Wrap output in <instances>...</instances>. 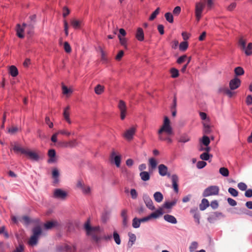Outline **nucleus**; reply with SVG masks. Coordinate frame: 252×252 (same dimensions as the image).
<instances>
[{
  "label": "nucleus",
  "instance_id": "obj_40",
  "mask_svg": "<svg viewBox=\"0 0 252 252\" xmlns=\"http://www.w3.org/2000/svg\"><path fill=\"white\" fill-rule=\"evenodd\" d=\"M160 8L159 7L157 8L156 10L153 12L150 17H149V20L153 21L154 20L157 16L159 13Z\"/></svg>",
  "mask_w": 252,
  "mask_h": 252
},
{
  "label": "nucleus",
  "instance_id": "obj_58",
  "mask_svg": "<svg viewBox=\"0 0 252 252\" xmlns=\"http://www.w3.org/2000/svg\"><path fill=\"white\" fill-rule=\"evenodd\" d=\"M187 57L186 55H183L181 57H180L177 60V63L181 64L182 63L185 62L186 59H187Z\"/></svg>",
  "mask_w": 252,
  "mask_h": 252
},
{
  "label": "nucleus",
  "instance_id": "obj_20",
  "mask_svg": "<svg viewBox=\"0 0 252 252\" xmlns=\"http://www.w3.org/2000/svg\"><path fill=\"white\" fill-rule=\"evenodd\" d=\"M200 116L202 120L205 121V122H204V126L206 128V130H205L206 131H207L208 129H209V124L208 123L209 120H208V119H207V115L206 113H205L204 112H200Z\"/></svg>",
  "mask_w": 252,
  "mask_h": 252
},
{
  "label": "nucleus",
  "instance_id": "obj_4",
  "mask_svg": "<svg viewBox=\"0 0 252 252\" xmlns=\"http://www.w3.org/2000/svg\"><path fill=\"white\" fill-rule=\"evenodd\" d=\"M205 7V1L204 0L197 2L195 5V17L197 22H199L203 16V12Z\"/></svg>",
  "mask_w": 252,
  "mask_h": 252
},
{
  "label": "nucleus",
  "instance_id": "obj_59",
  "mask_svg": "<svg viewBox=\"0 0 252 252\" xmlns=\"http://www.w3.org/2000/svg\"><path fill=\"white\" fill-rule=\"evenodd\" d=\"M69 148H72L76 146L77 145V140L75 139H73L71 140L68 141Z\"/></svg>",
  "mask_w": 252,
  "mask_h": 252
},
{
  "label": "nucleus",
  "instance_id": "obj_18",
  "mask_svg": "<svg viewBox=\"0 0 252 252\" xmlns=\"http://www.w3.org/2000/svg\"><path fill=\"white\" fill-rule=\"evenodd\" d=\"M62 90L63 94L67 97L70 96L73 92V88L72 87H68L64 85H62Z\"/></svg>",
  "mask_w": 252,
  "mask_h": 252
},
{
  "label": "nucleus",
  "instance_id": "obj_61",
  "mask_svg": "<svg viewBox=\"0 0 252 252\" xmlns=\"http://www.w3.org/2000/svg\"><path fill=\"white\" fill-rule=\"evenodd\" d=\"M181 11V7L180 6H176L174 8L173 13L174 15H178Z\"/></svg>",
  "mask_w": 252,
  "mask_h": 252
},
{
  "label": "nucleus",
  "instance_id": "obj_9",
  "mask_svg": "<svg viewBox=\"0 0 252 252\" xmlns=\"http://www.w3.org/2000/svg\"><path fill=\"white\" fill-rule=\"evenodd\" d=\"M84 227L88 235H94L100 231L98 226L92 227L89 220L85 223Z\"/></svg>",
  "mask_w": 252,
  "mask_h": 252
},
{
  "label": "nucleus",
  "instance_id": "obj_50",
  "mask_svg": "<svg viewBox=\"0 0 252 252\" xmlns=\"http://www.w3.org/2000/svg\"><path fill=\"white\" fill-rule=\"evenodd\" d=\"M113 237L116 244L120 245L121 244V239L119 235L116 232H114Z\"/></svg>",
  "mask_w": 252,
  "mask_h": 252
},
{
  "label": "nucleus",
  "instance_id": "obj_31",
  "mask_svg": "<svg viewBox=\"0 0 252 252\" xmlns=\"http://www.w3.org/2000/svg\"><path fill=\"white\" fill-rule=\"evenodd\" d=\"M244 70L242 67L238 66L234 69V73L236 75L235 77L243 75L244 74Z\"/></svg>",
  "mask_w": 252,
  "mask_h": 252
},
{
  "label": "nucleus",
  "instance_id": "obj_5",
  "mask_svg": "<svg viewBox=\"0 0 252 252\" xmlns=\"http://www.w3.org/2000/svg\"><path fill=\"white\" fill-rule=\"evenodd\" d=\"M126 31L124 29L119 30V34L118 35L120 43L125 49L127 48V39L126 37Z\"/></svg>",
  "mask_w": 252,
  "mask_h": 252
},
{
  "label": "nucleus",
  "instance_id": "obj_19",
  "mask_svg": "<svg viewBox=\"0 0 252 252\" xmlns=\"http://www.w3.org/2000/svg\"><path fill=\"white\" fill-rule=\"evenodd\" d=\"M171 180L174 190L176 192H178V177L176 175H173L171 176Z\"/></svg>",
  "mask_w": 252,
  "mask_h": 252
},
{
  "label": "nucleus",
  "instance_id": "obj_39",
  "mask_svg": "<svg viewBox=\"0 0 252 252\" xmlns=\"http://www.w3.org/2000/svg\"><path fill=\"white\" fill-rule=\"evenodd\" d=\"M140 223L141 222L139 219L135 218L133 219L132 225L134 228H138L140 225Z\"/></svg>",
  "mask_w": 252,
  "mask_h": 252
},
{
  "label": "nucleus",
  "instance_id": "obj_24",
  "mask_svg": "<svg viewBox=\"0 0 252 252\" xmlns=\"http://www.w3.org/2000/svg\"><path fill=\"white\" fill-rule=\"evenodd\" d=\"M105 87L100 84L97 85L94 88L95 93L97 95L102 94L104 92Z\"/></svg>",
  "mask_w": 252,
  "mask_h": 252
},
{
  "label": "nucleus",
  "instance_id": "obj_6",
  "mask_svg": "<svg viewBox=\"0 0 252 252\" xmlns=\"http://www.w3.org/2000/svg\"><path fill=\"white\" fill-rule=\"evenodd\" d=\"M219 188L217 186H211L206 188L203 193V196H209L218 194Z\"/></svg>",
  "mask_w": 252,
  "mask_h": 252
},
{
  "label": "nucleus",
  "instance_id": "obj_35",
  "mask_svg": "<svg viewBox=\"0 0 252 252\" xmlns=\"http://www.w3.org/2000/svg\"><path fill=\"white\" fill-rule=\"evenodd\" d=\"M220 173L224 177H228L229 175V170L225 167H221L219 170Z\"/></svg>",
  "mask_w": 252,
  "mask_h": 252
},
{
  "label": "nucleus",
  "instance_id": "obj_11",
  "mask_svg": "<svg viewBox=\"0 0 252 252\" xmlns=\"http://www.w3.org/2000/svg\"><path fill=\"white\" fill-rule=\"evenodd\" d=\"M135 131L136 127L134 126H132L125 131L123 134V136L126 140L130 141L133 138Z\"/></svg>",
  "mask_w": 252,
  "mask_h": 252
},
{
  "label": "nucleus",
  "instance_id": "obj_22",
  "mask_svg": "<svg viewBox=\"0 0 252 252\" xmlns=\"http://www.w3.org/2000/svg\"><path fill=\"white\" fill-rule=\"evenodd\" d=\"M56 156V152L53 149H51L48 151V156L49 157V159L48 160L49 162H54L56 161V158L55 157Z\"/></svg>",
  "mask_w": 252,
  "mask_h": 252
},
{
  "label": "nucleus",
  "instance_id": "obj_41",
  "mask_svg": "<svg viewBox=\"0 0 252 252\" xmlns=\"http://www.w3.org/2000/svg\"><path fill=\"white\" fill-rule=\"evenodd\" d=\"M57 146L60 148H69L68 141H62L57 143Z\"/></svg>",
  "mask_w": 252,
  "mask_h": 252
},
{
  "label": "nucleus",
  "instance_id": "obj_16",
  "mask_svg": "<svg viewBox=\"0 0 252 252\" xmlns=\"http://www.w3.org/2000/svg\"><path fill=\"white\" fill-rule=\"evenodd\" d=\"M135 37L139 41L142 42L144 40L145 35L142 28L140 27L137 28L135 33Z\"/></svg>",
  "mask_w": 252,
  "mask_h": 252
},
{
  "label": "nucleus",
  "instance_id": "obj_49",
  "mask_svg": "<svg viewBox=\"0 0 252 252\" xmlns=\"http://www.w3.org/2000/svg\"><path fill=\"white\" fill-rule=\"evenodd\" d=\"M228 192L230 193V194L234 197L237 196L238 195V191L232 188H230L228 189Z\"/></svg>",
  "mask_w": 252,
  "mask_h": 252
},
{
  "label": "nucleus",
  "instance_id": "obj_51",
  "mask_svg": "<svg viewBox=\"0 0 252 252\" xmlns=\"http://www.w3.org/2000/svg\"><path fill=\"white\" fill-rule=\"evenodd\" d=\"M70 13V10L66 6L63 7V17H66Z\"/></svg>",
  "mask_w": 252,
  "mask_h": 252
},
{
  "label": "nucleus",
  "instance_id": "obj_30",
  "mask_svg": "<svg viewBox=\"0 0 252 252\" xmlns=\"http://www.w3.org/2000/svg\"><path fill=\"white\" fill-rule=\"evenodd\" d=\"M154 197L156 201L157 202H160L162 201L163 196L162 193L160 192H156L154 194Z\"/></svg>",
  "mask_w": 252,
  "mask_h": 252
},
{
  "label": "nucleus",
  "instance_id": "obj_46",
  "mask_svg": "<svg viewBox=\"0 0 252 252\" xmlns=\"http://www.w3.org/2000/svg\"><path fill=\"white\" fill-rule=\"evenodd\" d=\"M58 133L59 134L65 135L66 136H69L71 135V132L65 129L59 130L58 131Z\"/></svg>",
  "mask_w": 252,
  "mask_h": 252
},
{
  "label": "nucleus",
  "instance_id": "obj_1",
  "mask_svg": "<svg viewBox=\"0 0 252 252\" xmlns=\"http://www.w3.org/2000/svg\"><path fill=\"white\" fill-rule=\"evenodd\" d=\"M158 133L160 139L166 141L168 143L172 142L170 137L173 134V130L170 120L167 116L164 117L163 124L158 130Z\"/></svg>",
  "mask_w": 252,
  "mask_h": 252
},
{
  "label": "nucleus",
  "instance_id": "obj_56",
  "mask_svg": "<svg viewBox=\"0 0 252 252\" xmlns=\"http://www.w3.org/2000/svg\"><path fill=\"white\" fill-rule=\"evenodd\" d=\"M124 51L122 50L120 51L115 57L116 60L118 61H120L124 56Z\"/></svg>",
  "mask_w": 252,
  "mask_h": 252
},
{
  "label": "nucleus",
  "instance_id": "obj_21",
  "mask_svg": "<svg viewBox=\"0 0 252 252\" xmlns=\"http://www.w3.org/2000/svg\"><path fill=\"white\" fill-rule=\"evenodd\" d=\"M164 213L163 209L162 208H160L155 212L152 213L150 217L151 219L152 218H157L159 217L160 216H161Z\"/></svg>",
  "mask_w": 252,
  "mask_h": 252
},
{
  "label": "nucleus",
  "instance_id": "obj_54",
  "mask_svg": "<svg viewBox=\"0 0 252 252\" xmlns=\"http://www.w3.org/2000/svg\"><path fill=\"white\" fill-rule=\"evenodd\" d=\"M182 36L184 41H187L190 37V34L186 32H184L182 33Z\"/></svg>",
  "mask_w": 252,
  "mask_h": 252
},
{
  "label": "nucleus",
  "instance_id": "obj_29",
  "mask_svg": "<svg viewBox=\"0 0 252 252\" xmlns=\"http://www.w3.org/2000/svg\"><path fill=\"white\" fill-rule=\"evenodd\" d=\"M164 219L166 221L172 223H176L177 222L176 218L171 215H166L164 216Z\"/></svg>",
  "mask_w": 252,
  "mask_h": 252
},
{
  "label": "nucleus",
  "instance_id": "obj_36",
  "mask_svg": "<svg viewBox=\"0 0 252 252\" xmlns=\"http://www.w3.org/2000/svg\"><path fill=\"white\" fill-rule=\"evenodd\" d=\"M141 179L143 181H148L150 179V175L148 172L144 171L142 172L140 174Z\"/></svg>",
  "mask_w": 252,
  "mask_h": 252
},
{
  "label": "nucleus",
  "instance_id": "obj_57",
  "mask_svg": "<svg viewBox=\"0 0 252 252\" xmlns=\"http://www.w3.org/2000/svg\"><path fill=\"white\" fill-rule=\"evenodd\" d=\"M197 247H198V244L197 242H192L189 247L190 251V252L194 251L195 249H197Z\"/></svg>",
  "mask_w": 252,
  "mask_h": 252
},
{
  "label": "nucleus",
  "instance_id": "obj_47",
  "mask_svg": "<svg viewBox=\"0 0 252 252\" xmlns=\"http://www.w3.org/2000/svg\"><path fill=\"white\" fill-rule=\"evenodd\" d=\"M3 234V236L5 238H8L9 237L8 233L5 230V227L4 226L0 227V234Z\"/></svg>",
  "mask_w": 252,
  "mask_h": 252
},
{
  "label": "nucleus",
  "instance_id": "obj_62",
  "mask_svg": "<svg viewBox=\"0 0 252 252\" xmlns=\"http://www.w3.org/2000/svg\"><path fill=\"white\" fill-rule=\"evenodd\" d=\"M210 205L213 209H215L218 207L219 203L217 200H214L211 202Z\"/></svg>",
  "mask_w": 252,
  "mask_h": 252
},
{
  "label": "nucleus",
  "instance_id": "obj_26",
  "mask_svg": "<svg viewBox=\"0 0 252 252\" xmlns=\"http://www.w3.org/2000/svg\"><path fill=\"white\" fill-rule=\"evenodd\" d=\"M158 170L160 175L165 176L167 172V167L163 164H160L158 166Z\"/></svg>",
  "mask_w": 252,
  "mask_h": 252
},
{
  "label": "nucleus",
  "instance_id": "obj_13",
  "mask_svg": "<svg viewBox=\"0 0 252 252\" xmlns=\"http://www.w3.org/2000/svg\"><path fill=\"white\" fill-rule=\"evenodd\" d=\"M70 107L69 106L65 107L63 111V119L69 125L71 124L72 121L70 119Z\"/></svg>",
  "mask_w": 252,
  "mask_h": 252
},
{
  "label": "nucleus",
  "instance_id": "obj_17",
  "mask_svg": "<svg viewBox=\"0 0 252 252\" xmlns=\"http://www.w3.org/2000/svg\"><path fill=\"white\" fill-rule=\"evenodd\" d=\"M54 197L59 199H64L67 196V193L61 189H56L54 191Z\"/></svg>",
  "mask_w": 252,
  "mask_h": 252
},
{
  "label": "nucleus",
  "instance_id": "obj_32",
  "mask_svg": "<svg viewBox=\"0 0 252 252\" xmlns=\"http://www.w3.org/2000/svg\"><path fill=\"white\" fill-rule=\"evenodd\" d=\"M121 216L123 218V222L124 225L126 226L127 223V211L123 210L121 212Z\"/></svg>",
  "mask_w": 252,
  "mask_h": 252
},
{
  "label": "nucleus",
  "instance_id": "obj_15",
  "mask_svg": "<svg viewBox=\"0 0 252 252\" xmlns=\"http://www.w3.org/2000/svg\"><path fill=\"white\" fill-rule=\"evenodd\" d=\"M121 158V155L117 152L113 151L111 154V158L114 160L117 167L120 166Z\"/></svg>",
  "mask_w": 252,
  "mask_h": 252
},
{
  "label": "nucleus",
  "instance_id": "obj_63",
  "mask_svg": "<svg viewBox=\"0 0 252 252\" xmlns=\"http://www.w3.org/2000/svg\"><path fill=\"white\" fill-rule=\"evenodd\" d=\"M246 102L248 105L252 104V96L251 95H249L247 96Z\"/></svg>",
  "mask_w": 252,
  "mask_h": 252
},
{
  "label": "nucleus",
  "instance_id": "obj_10",
  "mask_svg": "<svg viewBox=\"0 0 252 252\" xmlns=\"http://www.w3.org/2000/svg\"><path fill=\"white\" fill-rule=\"evenodd\" d=\"M241 84V80L237 77H235L230 80L229 87L231 90H234L239 88Z\"/></svg>",
  "mask_w": 252,
  "mask_h": 252
},
{
  "label": "nucleus",
  "instance_id": "obj_8",
  "mask_svg": "<svg viewBox=\"0 0 252 252\" xmlns=\"http://www.w3.org/2000/svg\"><path fill=\"white\" fill-rule=\"evenodd\" d=\"M41 233V229L39 227H35L33 230V235L29 240V243L33 246L36 244L38 236Z\"/></svg>",
  "mask_w": 252,
  "mask_h": 252
},
{
  "label": "nucleus",
  "instance_id": "obj_45",
  "mask_svg": "<svg viewBox=\"0 0 252 252\" xmlns=\"http://www.w3.org/2000/svg\"><path fill=\"white\" fill-rule=\"evenodd\" d=\"M63 48L64 51L67 53H70L71 52V46L67 42H64Z\"/></svg>",
  "mask_w": 252,
  "mask_h": 252
},
{
  "label": "nucleus",
  "instance_id": "obj_28",
  "mask_svg": "<svg viewBox=\"0 0 252 252\" xmlns=\"http://www.w3.org/2000/svg\"><path fill=\"white\" fill-rule=\"evenodd\" d=\"M57 225V222L55 221H49L44 224V228L50 229L55 227Z\"/></svg>",
  "mask_w": 252,
  "mask_h": 252
},
{
  "label": "nucleus",
  "instance_id": "obj_27",
  "mask_svg": "<svg viewBox=\"0 0 252 252\" xmlns=\"http://www.w3.org/2000/svg\"><path fill=\"white\" fill-rule=\"evenodd\" d=\"M189 47V43L187 41H184L181 42L179 45V48L181 51H186Z\"/></svg>",
  "mask_w": 252,
  "mask_h": 252
},
{
  "label": "nucleus",
  "instance_id": "obj_14",
  "mask_svg": "<svg viewBox=\"0 0 252 252\" xmlns=\"http://www.w3.org/2000/svg\"><path fill=\"white\" fill-rule=\"evenodd\" d=\"M70 24L75 29H81L84 26V22L83 20L74 18L70 20Z\"/></svg>",
  "mask_w": 252,
  "mask_h": 252
},
{
  "label": "nucleus",
  "instance_id": "obj_38",
  "mask_svg": "<svg viewBox=\"0 0 252 252\" xmlns=\"http://www.w3.org/2000/svg\"><path fill=\"white\" fill-rule=\"evenodd\" d=\"M209 152H206L201 154L200 156V158L204 160H207L209 159L210 158L212 157V156L209 155L208 154Z\"/></svg>",
  "mask_w": 252,
  "mask_h": 252
},
{
  "label": "nucleus",
  "instance_id": "obj_7",
  "mask_svg": "<svg viewBox=\"0 0 252 252\" xmlns=\"http://www.w3.org/2000/svg\"><path fill=\"white\" fill-rule=\"evenodd\" d=\"M118 107L120 113V118L122 120H124L127 115V107L126 103L123 100H120Z\"/></svg>",
  "mask_w": 252,
  "mask_h": 252
},
{
  "label": "nucleus",
  "instance_id": "obj_48",
  "mask_svg": "<svg viewBox=\"0 0 252 252\" xmlns=\"http://www.w3.org/2000/svg\"><path fill=\"white\" fill-rule=\"evenodd\" d=\"M176 105H177L176 100L175 99H174L173 105L171 108V110L172 112V115L173 116V117H175L176 115Z\"/></svg>",
  "mask_w": 252,
  "mask_h": 252
},
{
  "label": "nucleus",
  "instance_id": "obj_44",
  "mask_svg": "<svg viewBox=\"0 0 252 252\" xmlns=\"http://www.w3.org/2000/svg\"><path fill=\"white\" fill-rule=\"evenodd\" d=\"M149 165L152 168L154 169L155 168L157 165V162L156 159L154 158H150L149 159Z\"/></svg>",
  "mask_w": 252,
  "mask_h": 252
},
{
  "label": "nucleus",
  "instance_id": "obj_25",
  "mask_svg": "<svg viewBox=\"0 0 252 252\" xmlns=\"http://www.w3.org/2000/svg\"><path fill=\"white\" fill-rule=\"evenodd\" d=\"M209 201L207 199L204 198L202 200L201 203L199 205L200 210L203 211L205 210L208 207H209Z\"/></svg>",
  "mask_w": 252,
  "mask_h": 252
},
{
  "label": "nucleus",
  "instance_id": "obj_3",
  "mask_svg": "<svg viewBox=\"0 0 252 252\" xmlns=\"http://www.w3.org/2000/svg\"><path fill=\"white\" fill-rule=\"evenodd\" d=\"M247 40L241 37L238 40V46L240 49L244 52L247 56H251L252 55V43H249L246 46Z\"/></svg>",
  "mask_w": 252,
  "mask_h": 252
},
{
  "label": "nucleus",
  "instance_id": "obj_37",
  "mask_svg": "<svg viewBox=\"0 0 252 252\" xmlns=\"http://www.w3.org/2000/svg\"><path fill=\"white\" fill-rule=\"evenodd\" d=\"M17 27V35L20 38H23L24 37V28L20 29V26Z\"/></svg>",
  "mask_w": 252,
  "mask_h": 252
},
{
  "label": "nucleus",
  "instance_id": "obj_60",
  "mask_svg": "<svg viewBox=\"0 0 252 252\" xmlns=\"http://www.w3.org/2000/svg\"><path fill=\"white\" fill-rule=\"evenodd\" d=\"M64 29L65 35L67 36L68 34V26L66 20L63 21Z\"/></svg>",
  "mask_w": 252,
  "mask_h": 252
},
{
  "label": "nucleus",
  "instance_id": "obj_23",
  "mask_svg": "<svg viewBox=\"0 0 252 252\" xmlns=\"http://www.w3.org/2000/svg\"><path fill=\"white\" fill-rule=\"evenodd\" d=\"M77 187L82 189L85 193H89L90 192V188L88 186H84V183L81 181H79L77 185Z\"/></svg>",
  "mask_w": 252,
  "mask_h": 252
},
{
  "label": "nucleus",
  "instance_id": "obj_55",
  "mask_svg": "<svg viewBox=\"0 0 252 252\" xmlns=\"http://www.w3.org/2000/svg\"><path fill=\"white\" fill-rule=\"evenodd\" d=\"M238 188L241 190H246L247 188V186L244 183H240L238 184Z\"/></svg>",
  "mask_w": 252,
  "mask_h": 252
},
{
  "label": "nucleus",
  "instance_id": "obj_52",
  "mask_svg": "<svg viewBox=\"0 0 252 252\" xmlns=\"http://www.w3.org/2000/svg\"><path fill=\"white\" fill-rule=\"evenodd\" d=\"M9 73L13 77H16V66L11 65L9 68Z\"/></svg>",
  "mask_w": 252,
  "mask_h": 252
},
{
  "label": "nucleus",
  "instance_id": "obj_12",
  "mask_svg": "<svg viewBox=\"0 0 252 252\" xmlns=\"http://www.w3.org/2000/svg\"><path fill=\"white\" fill-rule=\"evenodd\" d=\"M201 142L202 144L205 146V147H203L201 145L200 148L199 149L200 151H205V152H210L211 148L209 147V145L210 143V139L208 136H204L202 137Z\"/></svg>",
  "mask_w": 252,
  "mask_h": 252
},
{
  "label": "nucleus",
  "instance_id": "obj_2",
  "mask_svg": "<svg viewBox=\"0 0 252 252\" xmlns=\"http://www.w3.org/2000/svg\"><path fill=\"white\" fill-rule=\"evenodd\" d=\"M18 151L25 154L27 158L33 160H37L41 157V155L38 152L31 150L27 148H19L17 147V152Z\"/></svg>",
  "mask_w": 252,
  "mask_h": 252
},
{
  "label": "nucleus",
  "instance_id": "obj_33",
  "mask_svg": "<svg viewBox=\"0 0 252 252\" xmlns=\"http://www.w3.org/2000/svg\"><path fill=\"white\" fill-rule=\"evenodd\" d=\"M128 236H129V242H128V245L130 246V247L132 246L133 243L136 241V236L135 234L129 233H128Z\"/></svg>",
  "mask_w": 252,
  "mask_h": 252
},
{
  "label": "nucleus",
  "instance_id": "obj_34",
  "mask_svg": "<svg viewBox=\"0 0 252 252\" xmlns=\"http://www.w3.org/2000/svg\"><path fill=\"white\" fill-rule=\"evenodd\" d=\"M170 73L172 78H175L179 76V70L175 68H171L170 70Z\"/></svg>",
  "mask_w": 252,
  "mask_h": 252
},
{
  "label": "nucleus",
  "instance_id": "obj_53",
  "mask_svg": "<svg viewBox=\"0 0 252 252\" xmlns=\"http://www.w3.org/2000/svg\"><path fill=\"white\" fill-rule=\"evenodd\" d=\"M207 163L204 161H199L196 164V166L198 169H201L206 165Z\"/></svg>",
  "mask_w": 252,
  "mask_h": 252
},
{
  "label": "nucleus",
  "instance_id": "obj_64",
  "mask_svg": "<svg viewBox=\"0 0 252 252\" xmlns=\"http://www.w3.org/2000/svg\"><path fill=\"white\" fill-rule=\"evenodd\" d=\"M227 201L228 203L232 206H235L237 205L236 201L231 198H228L227 199Z\"/></svg>",
  "mask_w": 252,
  "mask_h": 252
},
{
  "label": "nucleus",
  "instance_id": "obj_43",
  "mask_svg": "<svg viewBox=\"0 0 252 252\" xmlns=\"http://www.w3.org/2000/svg\"><path fill=\"white\" fill-rule=\"evenodd\" d=\"M145 203L147 206L151 210H153L155 209V207L153 205V203L150 199L147 198L146 200H145Z\"/></svg>",
  "mask_w": 252,
  "mask_h": 252
},
{
  "label": "nucleus",
  "instance_id": "obj_42",
  "mask_svg": "<svg viewBox=\"0 0 252 252\" xmlns=\"http://www.w3.org/2000/svg\"><path fill=\"white\" fill-rule=\"evenodd\" d=\"M165 18L168 22L170 23H172L173 22V17L171 13H166L165 14Z\"/></svg>",
  "mask_w": 252,
  "mask_h": 252
}]
</instances>
